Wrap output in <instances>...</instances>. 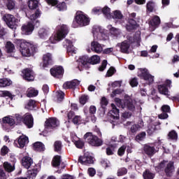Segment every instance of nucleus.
Masks as SVG:
<instances>
[{"label": "nucleus", "instance_id": "obj_1", "mask_svg": "<svg viewBox=\"0 0 179 179\" xmlns=\"http://www.w3.org/2000/svg\"><path fill=\"white\" fill-rule=\"evenodd\" d=\"M15 44L20 48V51L23 57H33L34 54L38 52L37 44L30 43L22 39L15 40Z\"/></svg>", "mask_w": 179, "mask_h": 179}, {"label": "nucleus", "instance_id": "obj_2", "mask_svg": "<svg viewBox=\"0 0 179 179\" xmlns=\"http://www.w3.org/2000/svg\"><path fill=\"white\" fill-rule=\"evenodd\" d=\"M90 24V18L87 17L83 12L77 11L74 17V20L72 23V27L76 29V27H83L85 26H89Z\"/></svg>", "mask_w": 179, "mask_h": 179}, {"label": "nucleus", "instance_id": "obj_3", "mask_svg": "<svg viewBox=\"0 0 179 179\" xmlns=\"http://www.w3.org/2000/svg\"><path fill=\"white\" fill-rule=\"evenodd\" d=\"M83 138L85 142L90 146L99 148L103 145V139L99 138V136L93 134L92 132H87Z\"/></svg>", "mask_w": 179, "mask_h": 179}, {"label": "nucleus", "instance_id": "obj_4", "mask_svg": "<svg viewBox=\"0 0 179 179\" xmlns=\"http://www.w3.org/2000/svg\"><path fill=\"white\" fill-rule=\"evenodd\" d=\"M115 103H116L117 107H120V108H127L129 111H135V105H134L132 99H121L120 98H115Z\"/></svg>", "mask_w": 179, "mask_h": 179}, {"label": "nucleus", "instance_id": "obj_5", "mask_svg": "<svg viewBox=\"0 0 179 179\" xmlns=\"http://www.w3.org/2000/svg\"><path fill=\"white\" fill-rule=\"evenodd\" d=\"M2 19L10 29H16L17 27L19 20L16 18L15 15L11 14H5Z\"/></svg>", "mask_w": 179, "mask_h": 179}, {"label": "nucleus", "instance_id": "obj_6", "mask_svg": "<svg viewBox=\"0 0 179 179\" xmlns=\"http://www.w3.org/2000/svg\"><path fill=\"white\" fill-rule=\"evenodd\" d=\"M136 13H131L129 15V17L127 20V24H126V30L128 31H134V30H136L137 27H139L138 22H136Z\"/></svg>", "mask_w": 179, "mask_h": 179}, {"label": "nucleus", "instance_id": "obj_7", "mask_svg": "<svg viewBox=\"0 0 179 179\" xmlns=\"http://www.w3.org/2000/svg\"><path fill=\"white\" fill-rule=\"evenodd\" d=\"M54 64V59H52V55L50 52L44 54L42 57V62L40 63V66L42 69L45 68H50Z\"/></svg>", "mask_w": 179, "mask_h": 179}, {"label": "nucleus", "instance_id": "obj_8", "mask_svg": "<svg viewBox=\"0 0 179 179\" xmlns=\"http://www.w3.org/2000/svg\"><path fill=\"white\" fill-rule=\"evenodd\" d=\"M69 34V27L66 24H62L57 27V31L56 34V40L61 41L64 40Z\"/></svg>", "mask_w": 179, "mask_h": 179}, {"label": "nucleus", "instance_id": "obj_9", "mask_svg": "<svg viewBox=\"0 0 179 179\" xmlns=\"http://www.w3.org/2000/svg\"><path fill=\"white\" fill-rule=\"evenodd\" d=\"M44 127L45 129H55L59 127V120L57 117H49L46 119Z\"/></svg>", "mask_w": 179, "mask_h": 179}, {"label": "nucleus", "instance_id": "obj_10", "mask_svg": "<svg viewBox=\"0 0 179 179\" xmlns=\"http://www.w3.org/2000/svg\"><path fill=\"white\" fill-rule=\"evenodd\" d=\"M50 72L53 78L61 79L64 76V70L62 66H55L50 69Z\"/></svg>", "mask_w": 179, "mask_h": 179}, {"label": "nucleus", "instance_id": "obj_11", "mask_svg": "<svg viewBox=\"0 0 179 179\" xmlns=\"http://www.w3.org/2000/svg\"><path fill=\"white\" fill-rule=\"evenodd\" d=\"M34 27H36V25L32 22H29L23 24L21 27L22 34H24V36H30V34L34 31Z\"/></svg>", "mask_w": 179, "mask_h": 179}, {"label": "nucleus", "instance_id": "obj_12", "mask_svg": "<svg viewBox=\"0 0 179 179\" xmlns=\"http://www.w3.org/2000/svg\"><path fill=\"white\" fill-rule=\"evenodd\" d=\"M169 87H171V80H166L164 84L158 85V92L160 93V94L168 96Z\"/></svg>", "mask_w": 179, "mask_h": 179}, {"label": "nucleus", "instance_id": "obj_13", "mask_svg": "<svg viewBox=\"0 0 179 179\" xmlns=\"http://www.w3.org/2000/svg\"><path fill=\"white\" fill-rule=\"evenodd\" d=\"M22 78L27 82H33L34 80V71L31 69H24L22 71Z\"/></svg>", "mask_w": 179, "mask_h": 179}, {"label": "nucleus", "instance_id": "obj_14", "mask_svg": "<svg viewBox=\"0 0 179 179\" xmlns=\"http://www.w3.org/2000/svg\"><path fill=\"white\" fill-rule=\"evenodd\" d=\"M23 124L30 129L34 125V117L30 113H27L24 115Z\"/></svg>", "mask_w": 179, "mask_h": 179}, {"label": "nucleus", "instance_id": "obj_15", "mask_svg": "<svg viewBox=\"0 0 179 179\" xmlns=\"http://www.w3.org/2000/svg\"><path fill=\"white\" fill-rule=\"evenodd\" d=\"M141 78H143L144 80H147L148 85H152L153 82H155V76H152L147 69H141Z\"/></svg>", "mask_w": 179, "mask_h": 179}, {"label": "nucleus", "instance_id": "obj_16", "mask_svg": "<svg viewBox=\"0 0 179 179\" xmlns=\"http://www.w3.org/2000/svg\"><path fill=\"white\" fill-rule=\"evenodd\" d=\"M63 47L66 48L69 55H73V54H76V50H75V48L73 47L72 41L65 39L63 42Z\"/></svg>", "mask_w": 179, "mask_h": 179}, {"label": "nucleus", "instance_id": "obj_17", "mask_svg": "<svg viewBox=\"0 0 179 179\" xmlns=\"http://www.w3.org/2000/svg\"><path fill=\"white\" fill-rule=\"evenodd\" d=\"M78 162L81 164H93L94 160H93V157L89 153H85L83 156L79 157Z\"/></svg>", "mask_w": 179, "mask_h": 179}, {"label": "nucleus", "instance_id": "obj_18", "mask_svg": "<svg viewBox=\"0 0 179 179\" xmlns=\"http://www.w3.org/2000/svg\"><path fill=\"white\" fill-rule=\"evenodd\" d=\"M45 2L48 5H52V6H55L57 5V8L59 12L62 10H66V3L65 2H62L60 3H58V1L57 0H45Z\"/></svg>", "mask_w": 179, "mask_h": 179}, {"label": "nucleus", "instance_id": "obj_19", "mask_svg": "<svg viewBox=\"0 0 179 179\" xmlns=\"http://www.w3.org/2000/svg\"><path fill=\"white\" fill-rule=\"evenodd\" d=\"M80 85V81L78 80H73L71 81H66L63 84V89H65V90H68V89H73L75 90L76 89L77 86H79Z\"/></svg>", "mask_w": 179, "mask_h": 179}, {"label": "nucleus", "instance_id": "obj_20", "mask_svg": "<svg viewBox=\"0 0 179 179\" xmlns=\"http://www.w3.org/2000/svg\"><path fill=\"white\" fill-rule=\"evenodd\" d=\"M41 169V165H35L34 169L29 170L27 171V178L29 179H34L37 177V174L40 172Z\"/></svg>", "mask_w": 179, "mask_h": 179}, {"label": "nucleus", "instance_id": "obj_21", "mask_svg": "<svg viewBox=\"0 0 179 179\" xmlns=\"http://www.w3.org/2000/svg\"><path fill=\"white\" fill-rule=\"evenodd\" d=\"M112 110L108 112V115L113 120H120V109L114 103H111Z\"/></svg>", "mask_w": 179, "mask_h": 179}, {"label": "nucleus", "instance_id": "obj_22", "mask_svg": "<svg viewBox=\"0 0 179 179\" xmlns=\"http://www.w3.org/2000/svg\"><path fill=\"white\" fill-rule=\"evenodd\" d=\"M40 16H41V10L40 9H36L35 13L30 16L31 22L36 27L40 26V20H37Z\"/></svg>", "mask_w": 179, "mask_h": 179}, {"label": "nucleus", "instance_id": "obj_23", "mask_svg": "<svg viewBox=\"0 0 179 179\" xmlns=\"http://www.w3.org/2000/svg\"><path fill=\"white\" fill-rule=\"evenodd\" d=\"M117 47H120L121 52L123 54H129V47L131 44L127 41H124L121 43H117Z\"/></svg>", "mask_w": 179, "mask_h": 179}, {"label": "nucleus", "instance_id": "obj_24", "mask_svg": "<svg viewBox=\"0 0 179 179\" xmlns=\"http://www.w3.org/2000/svg\"><path fill=\"white\" fill-rule=\"evenodd\" d=\"M166 177H171L173 173L176 171V168L174 167V162H169L164 169Z\"/></svg>", "mask_w": 179, "mask_h": 179}, {"label": "nucleus", "instance_id": "obj_25", "mask_svg": "<svg viewBox=\"0 0 179 179\" xmlns=\"http://www.w3.org/2000/svg\"><path fill=\"white\" fill-rule=\"evenodd\" d=\"M18 143L19 148H24L27 143H29V137L26 136H20L17 141H15V143Z\"/></svg>", "mask_w": 179, "mask_h": 179}, {"label": "nucleus", "instance_id": "obj_26", "mask_svg": "<svg viewBox=\"0 0 179 179\" xmlns=\"http://www.w3.org/2000/svg\"><path fill=\"white\" fill-rule=\"evenodd\" d=\"M79 60L83 68H85V69H89V68H90V57H89V56H82L79 58Z\"/></svg>", "mask_w": 179, "mask_h": 179}, {"label": "nucleus", "instance_id": "obj_27", "mask_svg": "<svg viewBox=\"0 0 179 179\" xmlns=\"http://www.w3.org/2000/svg\"><path fill=\"white\" fill-rule=\"evenodd\" d=\"M33 164V159L30 157L25 156L22 159V164L24 169H30Z\"/></svg>", "mask_w": 179, "mask_h": 179}, {"label": "nucleus", "instance_id": "obj_28", "mask_svg": "<svg viewBox=\"0 0 179 179\" xmlns=\"http://www.w3.org/2000/svg\"><path fill=\"white\" fill-rule=\"evenodd\" d=\"M143 150L144 153H145V155L150 157H152V156L156 153V149L155 148V146H150L149 145H144Z\"/></svg>", "mask_w": 179, "mask_h": 179}, {"label": "nucleus", "instance_id": "obj_29", "mask_svg": "<svg viewBox=\"0 0 179 179\" xmlns=\"http://www.w3.org/2000/svg\"><path fill=\"white\" fill-rule=\"evenodd\" d=\"M91 50L96 52V54H101V51H103V47L98 42L92 41L91 43Z\"/></svg>", "mask_w": 179, "mask_h": 179}, {"label": "nucleus", "instance_id": "obj_30", "mask_svg": "<svg viewBox=\"0 0 179 179\" xmlns=\"http://www.w3.org/2000/svg\"><path fill=\"white\" fill-rule=\"evenodd\" d=\"M129 41L131 43H136L137 44H141V31H137L135 32L134 36H130Z\"/></svg>", "mask_w": 179, "mask_h": 179}, {"label": "nucleus", "instance_id": "obj_31", "mask_svg": "<svg viewBox=\"0 0 179 179\" xmlns=\"http://www.w3.org/2000/svg\"><path fill=\"white\" fill-rule=\"evenodd\" d=\"M33 150L35 152H44L45 150V145L43 143L38 141L33 144Z\"/></svg>", "mask_w": 179, "mask_h": 179}, {"label": "nucleus", "instance_id": "obj_32", "mask_svg": "<svg viewBox=\"0 0 179 179\" xmlns=\"http://www.w3.org/2000/svg\"><path fill=\"white\" fill-rule=\"evenodd\" d=\"M161 20L160 17L155 15L152 17V19L150 21V24L152 26V27H157L158 26H160Z\"/></svg>", "mask_w": 179, "mask_h": 179}, {"label": "nucleus", "instance_id": "obj_33", "mask_svg": "<svg viewBox=\"0 0 179 179\" xmlns=\"http://www.w3.org/2000/svg\"><path fill=\"white\" fill-rule=\"evenodd\" d=\"M38 35L39 38L45 40V38H48V31L45 28H41L38 30Z\"/></svg>", "mask_w": 179, "mask_h": 179}, {"label": "nucleus", "instance_id": "obj_34", "mask_svg": "<svg viewBox=\"0 0 179 179\" xmlns=\"http://www.w3.org/2000/svg\"><path fill=\"white\" fill-rule=\"evenodd\" d=\"M6 52H7V54H13V52H15V45L12 43V42H6Z\"/></svg>", "mask_w": 179, "mask_h": 179}, {"label": "nucleus", "instance_id": "obj_35", "mask_svg": "<svg viewBox=\"0 0 179 179\" xmlns=\"http://www.w3.org/2000/svg\"><path fill=\"white\" fill-rule=\"evenodd\" d=\"M52 167H59L61 166V155H55L52 160Z\"/></svg>", "mask_w": 179, "mask_h": 179}, {"label": "nucleus", "instance_id": "obj_36", "mask_svg": "<svg viewBox=\"0 0 179 179\" xmlns=\"http://www.w3.org/2000/svg\"><path fill=\"white\" fill-rule=\"evenodd\" d=\"M54 150L61 155L62 150V142L61 141H56L54 143Z\"/></svg>", "mask_w": 179, "mask_h": 179}, {"label": "nucleus", "instance_id": "obj_37", "mask_svg": "<svg viewBox=\"0 0 179 179\" xmlns=\"http://www.w3.org/2000/svg\"><path fill=\"white\" fill-rule=\"evenodd\" d=\"M12 85V80L8 78H0V87H7Z\"/></svg>", "mask_w": 179, "mask_h": 179}, {"label": "nucleus", "instance_id": "obj_38", "mask_svg": "<svg viewBox=\"0 0 179 179\" xmlns=\"http://www.w3.org/2000/svg\"><path fill=\"white\" fill-rule=\"evenodd\" d=\"M167 137L169 141H177L178 139V134L175 130H171L169 132Z\"/></svg>", "mask_w": 179, "mask_h": 179}, {"label": "nucleus", "instance_id": "obj_39", "mask_svg": "<svg viewBox=\"0 0 179 179\" xmlns=\"http://www.w3.org/2000/svg\"><path fill=\"white\" fill-rule=\"evenodd\" d=\"M28 8H29L31 10H34V9H37V8H38V1L29 0L28 1Z\"/></svg>", "mask_w": 179, "mask_h": 179}, {"label": "nucleus", "instance_id": "obj_40", "mask_svg": "<svg viewBox=\"0 0 179 179\" xmlns=\"http://www.w3.org/2000/svg\"><path fill=\"white\" fill-rule=\"evenodd\" d=\"M155 131H157V127H156V124H150L147 129L148 135H149V136H152V135L155 134Z\"/></svg>", "mask_w": 179, "mask_h": 179}, {"label": "nucleus", "instance_id": "obj_41", "mask_svg": "<svg viewBox=\"0 0 179 179\" xmlns=\"http://www.w3.org/2000/svg\"><path fill=\"white\" fill-rule=\"evenodd\" d=\"M155 174L152 173L149 169H146L143 173V177L144 179H153L155 177Z\"/></svg>", "mask_w": 179, "mask_h": 179}, {"label": "nucleus", "instance_id": "obj_42", "mask_svg": "<svg viewBox=\"0 0 179 179\" xmlns=\"http://www.w3.org/2000/svg\"><path fill=\"white\" fill-rule=\"evenodd\" d=\"M100 64V57L99 55H93L90 57V65H97Z\"/></svg>", "mask_w": 179, "mask_h": 179}, {"label": "nucleus", "instance_id": "obj_43", "mask_svg": "<svg viewBox=\"0 0 179 179\" xmlns=\"http://www.w3.org/2000/svg\"><path fill=\"white\" fill-rule=\"evenodd\" d=\"M3 124H8L10 127H13V125H15V119L7 116V117H4L3 118Z\"/></svg>", "mask_w": 179, "mask_h": 179}, {"label": "nucleus", "instance_id": "obj_44", "mask_svg": "<svg viewBox=\"0 0 179 179\" xmlns=\"http://www.w3.org/2000/svg\"><path fill=\"white\" fill-rule=\"evenodd\" d=\"M106 33L103 29L101 27L99 28V32L97 34L96 38L99 41L106 40Z\"/></svg>", "mask_w": 179, "mask_h": 179}, {"label": "nucleus", "instance_id": "obj_45", "mask_svg": "<svg viewBox=\"0 0 179 179\" xmlns=\"http://www.w3.org/2000/svg\"><path fill=\"white\" fill-rule=\"evenodd\" d=\"M0 97H8L10 100H13V97L15 95L12 94V93L9 91H0Z\"/></svg>", "mask_w": 179, "mask_h": 179}, {"label": "nucleus", "instance_id": "obj_46", "mask_svg": "<svg viewBox=\"0 0 179 179\" xmlns=\"http://www.w3.org/2000/svg\"><path fill=\"white\" fill-rule=\"evenodd\" d=\"M36 107H37L36 101L33 99H29L27 106H25V108H27V110H34Z\"/></svg>", "mask_w": 179, "mask_h": 179}, {"label": "nucleus", "instance_id": "obj_47", "mask_svg": "<svg viewBox=\"0 0 179 179\" xmlns=\"http://www.w3.org/2000/svg\"><path fill=\"white\" fill-rule=\"evenodd\" d=\"M4 169L8 173H12V171H15V165L10 164L8 162H4Z\"/></svg>", "mask_w": 179, "mask_h": 179}, {"label": "nucleus", "instance_id": "obj_48", "mask_svg": "<svg viewBox=\"0 0 179 179\" xmlns=\"http://www.w3.org/2000/svg\"><path fill=\"white\" fill-rule=\"evenodd\" d=\"M127 174H128V169L125 167H122L117 170V177H122V176H125Z\"/></svg>", "mask_w": 179, "mask_h": 179}, {"label": "nucleus", "instance_id": "obj_49", "mask_svg": "<svg viewBox=\"0 0 179 179\" xmlns=\"http://www.w3.org/2000/svg\"><path fill=\"white\" fill-rule=\"evenodd\" d=\"M102 13L106 17H111V9L108 6H105L102 8Z\"/></svg>", "mask_w": 179, "mask_h": 179}, {"label": "nucleus", "instance_id": "obj_50", "mask_svg": "<svg viewBox=\"0 0 179 179\" xmlns=\"http://www.w3.org/2000/svg\"><path fill=\"white\" fill-rule=\"evenodd\" d=\"M100 104H101V108H103V110H105L107 106H108V99H107L106 96H103L101 99Z\"/></svg>", "mask_w": 179, "mask_h": 179}, {"label": "nucleus", "instance_id": "obj_51", "mask_svg": "<svg viewBox=\"0 0 179 179\" xmlns=\"http://www.w3.org/2000/svg\"><path fill=\"white\" fill-rule=\"evenodd\" d=\"M115 152V146L111 145L106 148V155L108 156H113Z\"/></svg>", "mask_w": 179, "mask_h": 179}, {"label": "nucleus", "instance_id": "obj_52", "mask_svg": "<svg viewBox=\"0 0 179 179\" xmlns=\"http://www.w3.org/2000/svg\"><path fill=\"white\" fill-rule=\"evenodd\" d=\"M38 91L32 88L28 91L27 96V97H36V96H38Z\"/></svg>", "mask_w": 179, "mask_h": 179}, {"label": "nucleus", "instance_id": "obj_53", "mask_svg": "<svg viewBox=\"0 0 179 179\" xmlns=\"http://www.w3.org/2000/svg\"><path fill=\"white\" fill-rule=\"evenodd\" d=\"M146 9L148 12H153L155 10V2L150 1L146 4Z\"/></svg>", "mask_w": 179, "mask_h": 179}, {"label": "nucleus", "instance_id": "obj_54", "mask_svg": "<svg viewBox=\"0 0 179 179\" xmlns=\"http://www.w3.org/2000/svg\"><path fill=\"white\" fill-rule=\"evenodd\" d=\"M6 7L8 9V10H12L15 9V3L13 0H6Z\"/></svg>", "mask_w": 179, "mask_h": 179}, {"label": "nucleus", "instance_id": "obj_55", "mask_svg": "<svg viewBox=\"0 0 179 179\" xmlns=\"http://www.w3.org/2000/svg\"><path fill=\"white\" fill-rule=\"evenodd\" d=\"M72 122L75 125H79L82 122V117L80 115H76L72 119Z\"/></svg>", "mask_w": 179, "mask_h": 179}, {"label": "nucleus", "instance_id": "obj_56", "mask_svg": "<svg viewBox=\"0 0 179 179\" xmlns=\"http://www.w3.org/2000/svg\"><path fill=\"white\" fill-rule=\"evenodd\" d=\"M145 138H146V132L142 131L136 135V141H137V142H139L141 141H143V139H145Z\"/></svg>", "mask_w": 179, "mask_h": 179}, {"label": "nucleus", "instance_id": "obj_57", "mask_svg": "<svg viewBox=\"0 0 179 179\" xmlns=\"http://www.w3.org/2000/svg\"><path fill=\"white\" fill-rule=\"evenodd\" d=\"M74 144L76 145V148H77L78 149H83V148H85V141L80 139L76 141Z\"/></svg>", "mask_w": 179, "mask_h": 179}, {"label": "nucleus", "instance_id": "obj_58", "mask_svg": "<svg viewBox=\"0 0 179 179\" xmlns=\"http://www.w3.org/2000/svg\"><path fill=\"white\" fill-rule=\"evenodd\" d=\"M109 30H110V34H112L113 36H115V37H117V36H120V29L115 27H111Z\"/></svg>", "mask_w": 179, "mask_h": 179}, {"label": "nucleus", "instance_id": "obj_59", "mask_svg": "<svg viewBox=\"0 0 179 179\" xmlns=\"http://www.w3.org/2000/svg\"><path fill=\"white\" fill-rule=\"evenodd\" d=\"M115 72H117V70L115 69V68H114L113 66H110L106 73V76L108 78H110L113 76V75H114Z\"/></svg>", "mask_w": 179, "mask_h": 179}, {"label": "nucleus", "instance_id": "obj_60", "mask_svg": "<svg viewBox=\"0 0 179 179\" xmlns=\"http://www.w3.org/2000/svg\"><path fill=\"white\" fill-rule=\"evenodd\" d=\"M15 121L17 124H22V122L23 124L24 115L22 116V115L19 113H16L15 115Z\"/></svg>", "mask_w": 179, "mask_h": 179}, {"label": "nucleus", "instance_id": "obj_61", "mask_svg": "<svg viewBox=\"0 0 179 179\" xmlns=\"http://www.w3.org/2000/svg\"><path fill=\"white\" fill-rule=\"evenodd\" d=\"M57 103H61V101H64V99H65V93L64 92H59L57 94Z\"/></svg>", "mask_w": 179, "mask_h": 179}, {"label": "nucleus", "instance_id": "obj_62", "mask_svg": "<svg viewBox=\"0 0 179 179\" xmlns=\"http://www.w3.org/2000/svg\"><path fill=\"white\" fill-rule=\"evenodd\" d=\"M89 100V96L87 95H83L79 99L80 103L83 106H85V103H87V101Z\"/></svg>", "mask_w": 179, "mask_h": 179}, {"label": "nucleus", "instance_id": "obj_63", "mask_svg": "<svg viewBox=\"0 0 179 179\" xmlns=\"http://www.w3.org/2000/svg\"><path fill=\"white\" fill-rule=\"evenodd\" d=\"M124 16L122 15V13H121V11L120 10H115L113 13V19H122Z\"/></svg>", "mask_w": 179, "mask_h": 179}, {"label": "nucleus", "instance_id": "obj_64", "mask_svg": "<svg viewBox=\"0 0 179 179\" xmlns=\"http://www.w3.org/2000/svg\"><path fill=\"white\" fill-rule=\"evenodd\" d=\"M129 85L131 86V87H136L138 85H139V83H138V78H131L129 81Z\"/></svg>", "mask_w": 179, "mask_h": 179}]
</instances>
